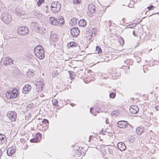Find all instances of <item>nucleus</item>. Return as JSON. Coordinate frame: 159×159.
<instances>
[{
	"label": "nucleus",
	"mask_w": 159,
	"mask_h": 159,
	"mask_svg": "<svg viewBox=\"0 0 159 159\" xmlns=\"http://www.w3.org/2000/svg\"><path fill=\"white\" fill-rule=\"evenodd\" d=\"M96 51L98 53H102V50L101 47L99 46H97L96 47Z\"/></svg>",
	"instance_id": "7c9ffc66"
},
{
	"label": "nucleus",
	"mask_w": 159,
	"mask_h": 159,
	"mask_svg": "<svg viewBox=\"0 0 159 159\" xmlns=\"http://www.w3.org/2000/svg\"><path fill=\"white\" fill-rule=\"evenodd\" d=\"M92 29L93 30L92 31V33H95L96 32L97 30L96 28H93Z\"/></svg>",
	"instance_id": "ea45409f"
},
{
	"label": "nucleus",
	"mask_w": 159,
	"mask_h": 159,
	"mask_svg": "<svg viewBox=\"0 0 159 159\" xmlns=\"http://www.w3.org/2000/svg\"><path fill=\"white\" fill-rule=\"evenodd\" d=\"M80 32L79 29L77 27L73 28L70 30L71 34L74 37H76L78 35Z\"/></svg>",
	"instance_id": "6e6552de"
},
{
	"label": "nucleus",
	"mask_w": 159,
	"mask_h": 159,
	"mask_svg": "<svg viewBox=\"0 0 159 159\" xmlns=\"http://www.w3.org/2000/svg\"><path fill=\"white\" fill-rule=\"evenodd\" d=\"M57 19L54 17H50L49 18V22L52 24L54 25H57Z\"/></svg>",
	"instance_id": "6ab92c4d"
},
{
	"label": "nucleus",
	"mask_w": 159,
	"mask_h": 159,
	"mask_svg": "<svg viewBox=\"0 0 159 159\" xmlns=\"http://www.w3.org/2000/svg\"><path fill=\"white\" fill-rule=\"evenodd\" d=\"M57 21L56 23H57L56 25H61L64 22V20L63 18L59 17L57 19Z\"/></svg>",
	"instance_id": "aec40b11"
},
{
	"label": "nucleus",
	"mask_w": 159,
	"mask_h": 159,
	"mask_svg": "<svg viewBox=\"0 0 159 159\" xmlns=\"http://www.w3.org/2000/svg\"><path fill=\"white\" fill-rule=\"evenodd\" d=\"M61 7L60 3L58 2L54 1L51 4V9L54 13H58L60 11Z\"/></svg>",
	"instance_id": "f03ea898"
},
{
	"label": "nucleus",
	"mask_w": 159,
	"mask_h": 159,
	"mask_svg": "<svg viewBox=\"0 0 159 159\" xmlns=\"http://www.w3.org/2000/svg\"><path fill=\"white\" fill-rule=\"evenodd\" d=\"M16 148L14 147L9 148L7 150V154L9 156H11L15 152Z\"/></svg>",
	"instance_id": "f8f14e48"
},
{
	"label": "nucleus",
	"mask_w": 159,
	"mask_h": 159,
	"mask_svg": "<svg viewBox=\"0 0 159 159\" xmlns=\"http://www.w3.org/2000/svg\"><path fill=\"white\" fill-rule=\"evenodd\" d=\"M52 102L53 105L54 106H58V101L57 99H53L52 100Z\"/></svg>",
	"instance_id": "c85d7f7f"
},
{
	"label": "nucleus",
	"mask_w": 159,
	"mask_h": 159,
	"mask_svg": "<svg viewBox=\"0 0 159 159\" xmlns=\"http://www.w3.org/2000/svg\"><path fill=\"white\" fill-rule=\"evenodd\" d=\"M46 8H48V6H46Z\"/></svg>",
	"instance_id": "8fccbe9b"
},
{
	"label": "nucleus",
	"mask_w": 159,
	"mask_h": 159,
	"mask_svg": "<svg viewBox=\"0 0 159 159\" xmlns=\"http://www.w3.org/2000/svg\"><path fill=\"white\" fill-rule=\"evenodd\" d=\"M119 114L118 112L116 111H113L111 113V116L113 117H116Z\"/></svg>",
	"instance_id": "2f4dec72"
},
{
	"label": "nucleus",
	"mask_w": 159,
	"mask_h": 159,
	"mask_svg": "<svg viewBox=\"0 0 159 159\" xmlns=\"http://www.w3.org/2000/svg\"><path fill=\"white\" fill-rule=\"evenodd\" d=\"M42 135L40 133L37 134L35 137L33 139H31L30 141L31 143H37L39 141V137L41 138Z\"/></svg>",
	"instance_id": "2eb2a0df"
},
{
	"label": "nucleus",
	"mask_w": 159,
	"mask_h": 159,
	"mask_svg": "<svg viewBox=\"0 0 159 159\" xmlns=\"http://www.w3.org/2000/svg\"><path fill=\"white\" fill-rule=\"evenodd\" d=\"M155 108L156 109L157 111H158L159 110V105L155 106Z\"/></svg>",
	"instance_id": "79ce46f5"
},
{
	"label": "nucleus",
	"mask_w": 159,
	"mask_h": 159,
	"mask_svg": "<svg viewBox=\"0 0 159 159\" xmlns=\"http://www.w3.org/2000/svg\"><path fill=\"white\" fill-rule=\"evenodd\" d=\"M94 112V111L93 110V108H91L90 109V112L91 114H93Z\"/></svg>",
	"instance_id": "a19ab883"
},
{
	"label": "nucleus",
	"mask_w": 159,
	"mask_h": 159,
	"mask_svg": "<svg viewBox=\"0 0 159 159\" xmlns=\"http://www.w3.org/2000/svg\"><path fill=\"white\" fill-rule=\"evenodd\" d=\"M117 126L122 128H128L129 129L131 128V125L126 121L121 120L119 121L117 123Z\"/></svg>",
	"instance_id": "20e7f679"
},
{
	"label": "nucleus",
	"mask_w": 159,
	"mask_h": 159,
	"mask_svg": "<svg viewBox=\"0 0 159 159\" xmlns=\"http://www.w3.org/2000/svg\"><path fill=\"white\" fill-rule=\"evenodd\" d=\"M136 131L138 135H140L144 132V129L141 127H139L136 129Z\"/></svg>",
	"instance_id": "393cba45"
},
{
	"label": "nucleus",
	"mask_w": 159,
	"mask_h": 159,
	"mask_svg": "<svg viewBox=\"0 0 159 159\" xmlns=\"http://www.w3.org/2000/svg\"><path fill=\"white\" fill-rule=\"evenodd\" d=\"M74 3L79 4L81 2V0H73Z\"/></svg>",
	"instance_id": "4c0bfd02"
},
{
	"label": "nucleus",
	"mask_w": 159,
	"mask_h": 159,
	"mask_svg": "<svg viewBox=\"0 0 159 159\" xmlns=\"http://www.w3.org/2000/svg\"><path fill=\"white\" fill-rule=\"evenodd\" d=\"M34 52L36 56L40 59H43L44 57V52L43 49H40L38 52H36V51H35Z\"/></svg>",
	"instance_id": "0eeeda50"
},
{
	"label": "nucleus",
	"mask_w": 159,
	"mask_h": 159,
	"mask_svg": "<svg viewBox=\"0 0 159 159\" xmlns=\"http://www.w3.org/2000/svg\"><path fill=\"white\" fill-rule=\"evenodd\" d=\"M78 24L80 26L84 27L86 25L87 23L86 21L84 19L80 20L78 22Z\"/></svg>",
	"instance_id": "412c9836"
},
{
	"label": "nucleus",
	"mask_w": 159,
	"mask_h": 159,
	"mask_svg": "<svg viewBox=\"0 0 159 159\" xmlns=\"http://www.w3.org/2000/svg\"><path fill=\"white\" fill-rule=\"evenodd\" d=\"M18 93L17 89H13L11 91L9 90L6 93V97L7 99L16 98L17 96Z\"/></svg>",
	"instance_id": "7ed1b4c3"
},
{
	"label": "nucleus",
	"mask_w": 159,
	"mask_h": 159,
	"mask_svg": "<svg viewBox=\"0 0 159 159\" xmlns=\"http://www.w3.org/2000/svg\"><path fill=\"white\" fill-rule=\"evenodd\" d=\"M117 146L119 149L121 151L125 150L126 149L125 145L123 143L119 142L117 144Z\"/></svg>",
	"instance_id": "dca6fc26"
},
{
	"label": "nucleus",
	"mask_w": 159,
	"mask_h": 159,
	"mask_svg": "<svg viewBox=\"0 0 159 159\" xmlns=\"http://www.w3.org/2000/svg\"><path fill=\"white\" fill-rule=\"evenodd\" d=\"M147 8L149 10H151L154 9V7L152 5H151L150 6L148 7Z\"/></svg>",
	"instance_id": "58836bf2"
},
{
	"label": "nucleus",
	"mask_w": 159,
	"mask_h": 159,
	"mask_svg": "<svg viewBox=\"0 0 159 159\" xmlns=\"http://www.w3.org/2000/svg\"><path fill=\"white\" fill-rule=\"evenodd\" d=\"M129 111L131 113L133 114H136L138 113L139 111V108L136 105H132L130 106L129 108Z\"/></svg>",
	"instance_id": "1a4fd4ad"
},
{
	"label": "nucleus",
	"mask_w": 159,
	"mask_h": 159,
	"mask_svg": "<svg viewBox=\"0 0 159 159\" xmlns=\"http://www.w3.org/2000/svg\"><path fill=\"white\" fill-rule=\"evenodd\" d=\"M2 21L7 24H9L12 21V18L10 14L7 12H5L1 15Z\"/></svg>",
	"instance_id": "f257e3e1"
},
{
	"label": "nucleus",
	"mask_w": 159,
	"mask_h": 159,
	"mask_svg": "<svg viewBox=\"0 0 159 159\" xmlns=\"http://www.w3.org/2000/svg\"><path fill=\"white\" fill-rule=\"evenodd\" d=\"M124 18L122 20H124Z\"/></svg>",
	"instance_id": "3c124183"
},
{
	"label": "nucleus",
	"mask_w": 159,
	"mask_h": 159,
	"mask_svg": "<svg viewBox=\"0 0 159 159\" xmlns=\"http://www.w3.org/2000/svg\"><path fill=\"white\" fill-rule=\"evenodd\" d=\"M119 42L121 45L123 46L124 44V41L122 38H120L119 40Z\"/></svg>",
	"instance_id": "f704fd0d"
},
{
	"label": "nucleus",
	"mask_w": 159,
	"mask_h": 159,
	"mask_svg": "<svg viewBox=\"0 0 159 159\" xmlns=\"http://www.w3.org/2000/svg\"><path fill=\"white\" fill-rule=\"evenodd\" d=\"M33 75H34V74L32 72H31V74L30 75V76H29L30 77H33Z\"/></svg>",
	"instance_id": "a18cd8bd"
},
{
	"label": "nucleus",
	"mask_w": 159,
	"mask_h": 159,
	"mask_svg": "<svg viewBox=\"0 0 159 159\" xmlns=\"http://www.w3.org/2000/svg\"><path fill=\"white\" fill-rule=\"evenodd\" d=\"M70 105H71V106L73 107L75 105V104H74V103H71Z\"/></svg>",
	"instance_id": "49530a36"
},
{
	"label": "nucleus",
	"mask_w": 159,
	"mask_h": 159,
	"mask_svg": "<svg viewBox=\"0 0 159 159\" xmlns=\"http://www.w3.org/2000/svg\"><path fill=\"white\" fill-rule=\"evenodd\" d=\"M133 34L134 36L137 37V34H135V31L134 30L133 31Z\"/></svg>",
	"instance_id": "37998d69"
},
{
	"label": "nucleus",
	"mask_w": 159,
	"mask_h": 159,
	"mask_svg": "<svg viewBox=\"0 0 159 159\" xmlns=\"http://www.w3.org/2000/svg\"><path fill=\"white\" fill-rule=\"evenodd\" d=\"M89 12L91 14H93L95 11V7L93 4H89L88 7Z\"/></svg>",
	"instance_id": "ddd939ff"
},
{
	"label": "nucleus",
	"mask_w": 159,
	"mask_h": 159,
	"mask_svg": "<svg viewBox=\"0 0 159 159\" xmlns=\"http://www.w3.org/2000/svg\"><path fill=\"white\" fill-rule=\"evenodd\" d=\"M14 70L12 72L14 76H16L20 75V71L16 67H13Z\"/></svg>",
	"instance_id": "5701e85b"
},
{
	"label": "nucleus",
	"mask_w": 159,
	"mask_h": 159,
	"mask_svg": "<svg viewBox=\"0 0 159 159\" xmlns=\"http://www.w3.org/2000/svg\"><path fill=\"white\" fill-rule=\"evenodd\" d=\"M44 2V0H39L37 2V5L38 7L41 6V4Z\"/></svg>",
	"instance_id": "473e14b6"
},
{
	"label": "nucleus",
	"mask_w": 159,
	"mask_h": 159,
	"mask_svg": "<svg viewBox=\"0 0 159 159\" xmlns=\"http://www.w3.org/2000/svg\"><path fill=\"white\" fill-rule=\"evenodd\" d=\"M13 62V60L7 57L5 58L3 62L4 64L6 66H7L8 65H10L12 64Z\"/></svg>",
	"instance_id": "f3484780"
},
{
	"label": "nucleus",
	"mask_w": 159,
	"mask_h": 159,
	"mask_svg": "<svg viewBox=\"0 0 159 159\" xmlns=\"http://www.w3.org/2000/svg\"><path fill=\"white\" fill-rule=\"evenodd\" d=\"M42 122L43 123H44L45 124L46 126H48V125L49 124V121L48 120L45 119H44L43 120ZM48 128V127H47V128Z\"/></svg>",
	"instance_id": "c756f323"
},
{
	"label": "nucleus",
	"mask_w": 159,
	"mask_h": 159,
	"mask_svg": "<svg viewBox=\"0 0 159 159\" xmlns=\"http://www.w3.org/2000/svg\"><path fill=\"white\" fill-rule=\"evenodd\" d=\"M115 96L116 94L113 92L111 93H110L109 95V96L110 98H115Z\"/></svg>",
	"instance_id": "c9c22d12"
},
{
	"label": "nucleus",
	"mask_w": 159,
	"mask_h": 159,
	"mask_svg": "<svg viewBox=\"0 0 159 159\" xmlns=\"http://www.w3.org/2000/svg\"><path fill=\"white\" fill-rule=\"evenodd\" d=\"M43 85V82L39 81V82H37V83L36 84V87L37 92H39L42 91Z\"/></svg>",
	"instance_id": "9b49d317"
},
{
	"label": "nucleus",
	"mask_w": 159,
	"mask_h": 159,
	"mask_svg": "<svg viewBox=\"0 0 159 159\" xmlns=\"http://www.w3.org/2000/svg\"><path fill=\"white\" fill-rule=\"evenodd\" d=\"M7 116L12 122L16 121V113L15 111H9L7 113Z\"/></svg>",
	"instance_id": "423d86ee"
},
{
	"label": "nucleus",
	"mask_w": 159,
	"mask_h": 159,
	"mask_svg": "<svg viewBox=\"0 0 159 159\" xmlns=\"http://www.w3.org/2000/svg\"><path fill=\"white\" fill-rule=\"evenodd\" d=\"M51 39L53 42H56L58 40V36L56 34H52L51 35Z\"/></svg>",
	"instance_id": "4be33fe9"
},
{
	"label": "nucleus",
	"mask_w": 159,
	"mask_h": 159,
	"mask_svg": "<svg viewBox=\"0 0 159 159\" xmlns=\"http://www.w3.org/2000/svg\"><path fill=\"white\" fill-rule=\"evenodd\" d=\"M77 22L78 20L74 18L71 19L70 22V24L72 26H75L77 24Z\"/></svg>",
	"instance_id": "b1692460"
},
{
	"label": "nucleus",
	"mask_w": 159,
	"mask_h": 159,
	"mask_svg": "<svg viewBox=\"0 0 159 159\" xmlns=\"http://www.w3.org/2000/svg\"><path fill=\"white\" fill-rule=\"evenodd\" d=\"M43 49V48L39 45H38L36 47H35L34 49V52L36 51V52H38L40 50V49Z\"/></svg>",
	"instance_id": "cd10ccee"
},
{
	"label": "nucleus",
	"mask_w": 159,
	"mask_h": 159,
	"mask_svg": "<svg viewBox=\"0 0 159 159\" xmlns=\"http://www.w3.org/2000/svg\"><path fill=\"white\" fill-rule=\"evenodd\" d=\"M31 89L30 85L28 84L25 85L22 89L23 93L25 94H27L30 91Z\"/></svg>",
	"instance_id": "9d476101"
},
{
	"label": "nucleus",
	"mask_w": 159,
	"mask_h": 159,
	"mask_svg": "<svg viewBox=\"0 0 159 159\" xmlns=\"http://www.w3.org/2000/svg\"><path fill=\"white\" fill-rule=\"evenodd\" d=\"M136 26V25L134 24H130L128 25L127 27L128 28H133L134 27Z\"/></svg>",
	"instance_id": "72a5a7b5"
},
{
	"label": "nucleus",
	"mask_w": 159,
	"mask_h": 159,
	"mask_svg": "<svg viewBox=\"0 0 159 159\" xmlns=\"http://www.w3.org/2000/svg\"><path fill=\"white\" fill-rule=\"evenodd\" d=\"M100 140L102 141V139H100Z\"/></svg>",
	"instance_id": "603ef678"
},
{
	"label": "nucleus",
	"mask_w": 159,
	"mask_h": 159,
	"mask_svg": "<svg viewBox=\"0 0 159 159\" xmlns=\"http://www.w3.org/2000/svg\"><path fill=\"white\" fill-rule=\"evenodd\" d=\"M18 33L22 35H25L27 34L29 32L28 28L25 26H23L19 27L17 29Z\"/></svg>",
	"instance_id": "39448f33"
},
{
	"label": "nucleus",
	"mask_w": 159,
	"mask_h": 159,
	"mask_svg": "<svg viewBox=\"0 0 159 159\" xmlns=\"http://www.w3.org/2000/svg\"><path fill=\"white\" fill-rule=\"evenodd\" d=\"M76 45L77 44L76 43L74 42H71L67 44V46L68 48H69L70 47H75L76 46Z\"/></svg>",
	"instance_id": "bb28decb"
},
{
	"label": "nucleus",
	"mask_w": 159,
	"mask_h": 159,
	"mask_svg": "<svg viewBox=\"0 0 159 159\" xmlns=\"http://www.w3.org/2000/svg\"><path fill=\"white\" fill-rule=\"evenodd\" d=\"M92 35H91L90 36H89V39H92Z\"/></svg>",
	"instance_id": "09e8293b"
},
{
	"label": "nucleus",
	"mask_w": 159,
	"mask_h": 159,
	"mask_svg": "<svg viewBox=\"0 0 159 159\" xmlns=\"http://www.w3.org/2000/svg\"><path fill=\"white\" fill-rule=\"evenodd\" d=\"M16 13L17 14L20 16L23 15L24 14V12L23 11H20V10L17 11H16Z\"/></svg>",
	"instance_id": "e433bc0d"
},
{
	"label": "nucleus",
	"mask_w": 159,
	"mask_h": 159,
	"mask_svg": "<svg viewBox=\"0 0 159 159\" xmlns=\"http://www.w3.org/2000/svg\"><path fill=\"white\" fill-rule=\"evenodd\" d=\"M31 28L33 30H38L40 29V28L38 27V25L37 23H36L35 21H33L30 24Z\"/></svg>",
	"instance_id": "4468645a"
},
{
	"label": "nucleus",
	"mask_w": 159,
	"mask_h": 159,
	"mask_svg": "<svg viewBox=\"0 0 159 159\" xmlns=\"http://www.w3.org/2000/svg\"><path fill=\"white\" fill-rule=\"evenodd\" d=\"M2 151L0 150V157L2 156Z\"/></svg>",
	"instance_id": "de8ad7c7"
},
{
	"label": "nucleus",
	"mask_w": 159,
	"mask_h": 159,
	"mask_svg": "<svg viewBox=\"0 0 159 159\" xmlns=\"http://www.w3.org/2000/svg\"><path fill=\"white\" fill-rule=\"evenodd\" d=\"M38 32L43 35H45L46 33V30L45 29L42 28H40L38 30Z\"/></svg>",
	"instance_id": "a878e982"
},
{
	"label": "nucleus",
	"mask_w": 159,
	"mask_h": 159,
	"mask_svg": "<svg viewBox=\"0 0 159 159\" xmlns=\"http://www.w3.org/2000/svg\"><path fill=\"white\" fill-rule=\"evenodd\" d=\"M106 123L107 124H109V121L108 120V119L107 118H106Z\"/></svg>",
	"instance_id": "c03bdc74"
},
{
	"label": "nucleus",
	"mask_w": 159,
	"mask_h": 159,
	"mask_svg": "<svg viewBox=\"0 0 159 159\" xmlns=\"http://www.w3.org/2000/svg\"><path fill=\"white\" fill-rule=\"evenodd\" d=\"M6 140V136L3 134H0V144H2L5 143Z\"/></svg>",
	"instance_id": "a211bd4d"
}]
</instances>
